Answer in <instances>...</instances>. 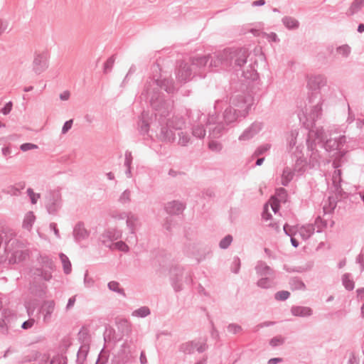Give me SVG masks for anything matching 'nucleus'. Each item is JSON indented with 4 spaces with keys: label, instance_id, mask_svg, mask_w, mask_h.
<instances>
[{
    "label": "nucleus",
    "instance_id": "34",
    "mask_svg": "<svg viewBox=\"0 0 364 364\" xmlns=\"http://www.w3.org/2000/svg\"><path fill=\"white\" fill-rule=\"evenodd\" d=\"M288 194L284 188H279L276 189L274 200L278 203H285L287 201Z\"/></svg>",
    "mask_w": 364,
    "mask_h": 364
},
{
    "label": "nucleus",
    "instance_id": "8",
    "mask_svg": "<svg viewBox=\"0 0 364 364\" xmlns=\"http://www.w3.org/2000/svg\"><path fill=\"white\" fill-rule=\"evenodd\" d=\"M179 351L185 354H193L196 350L198 353H202L208 349L205 342L200 343L196 341H190L183 343L179 346Z\"/></svg>",
    "mask_w": 364,
    "mask_h": 364
},
{
    "label": "nucleus",
    "instance_id": "25",
    "mask_svg": "<svg viewBox=\"0 0 364 364\" xmlns=\"http://www.w3.org/2000/svg\"><path fill=\"white\" fill-rule=\"evenodd\" d=\"M306 164L307 162L306 159L302 156L297 157L292 173H296L299 176L302 175L306 171Z\"/></svg>",
    "mask_w": 364,
    "mask_h": 364
},
{
    "label": "nucleus",
    "instance_id": "57",
    "mask_svg": "<svg viewBox=\"0 0 364 364\" xmlns=\"http://www.w3.org/2000/svg\"><path fill=\"white\" fill-rule=\"evenodd\" d=\"M290 296V292L288 291H279L274 294V299L277 301H285Z\"/></svg>",
    "mask_w": 364,
    "mask_h": 364
},
{
    "label": "nucleus",
    "instance_id": "50",
    "mask_svg": "<svg viewBox=\"0 0 364 364\" xmlns=\"http://www.w3.org/2000/svg\"><path fill=\"white\" fill-rule=\"evenodd\" d=\"M34 220H35V215H33V212H29L23 220V228H24L26 229L31 228V227L34 223Z\"/></svg>",
    "mask_w": 364,
    "mask_h": 364
},
{
    "label": "nucleus",
    "instance_id": "39",
    "mask_svg": "<svg viewBox=\"0 0 364 364\" xmlns=\"http://www.w3.org/2000/svg\"><path fill=\"white\" fill-rule=\"evenodd\" d=\"M342 283L345 289L348 291H352L355 287V283L353 280L350 279V273H345L342 276Z\"/></svg>",
    "mask_w": 364,
    "mask_h": 364
},
{
    "label": "nucleus",
    "instance_id": "2",
    "mask_svg": "<svg viewBox=\"0 0 364 364\" xmlns=\"http://www.w3.org/2000/svg\"><path fill=\"white\" fill-rule=\"evenodd\" d=\"M230 104L240 108L236 109L232 106L227 107L223 113V120L226 125L235 122L240 117L245 118L248 112L250 107L247 105L245 97L242 94L233 95L230 99Z\"/></svg>",
    "mask_w": 364,
    "mask_h": 364
},
{
    "label": "nucleus",
    "instance_id": "15",
    "mask_svg": "<svg viewBox=\"0 0 364 364\" xmlns=\"http://www.w3.org/2000/svg\"><path fill=\"white\" fill-rule=\"evenodd\" d=\"M309 129V137H314V140L316 143V145H321L323 142H324L326 139V135L324 132L323 127H317L316 124H311V127H307Z\"/></svg>",
    "mask_w": 364,
    "mask_h": 364
},
{
    "label": "nucleus",
    "instance_id": "9",
    "mask_svg": "<svg viewBox=\"0 0 364 364\" xmlns=\"http://www.w3.org/2000/svg\"><path fill=\"white\" fill-rule=\"evenodd\" d=\"M122 233L116 229H107L100 236V242L105 247L113 250L114 241L119 239Z\"/></svg>",
    "mask_w": 364,
    "mask_h": 364
},
{
    "label": "nucleus",
    "instance_id": "24",
    "mask_svg": "<svg viewBox=\"0 0 364 364\" xmlns=\"http://www.w3.org/2000/svg\"><path fill=\"white\" fill-rule=\"evenodd\" d=\"M225 125V123L224 124L223 122H220L215 125L210 127L208 128L210 135L213 138H219L226 129Z\"/></svg>",
    "mask_w": 364,
    "mask_h": 364
},
{
    "label": "nucleus",
    "instance_id": "1",
    "mask_svg": "<svg viewBox=\"0 0 364 364\" xmlns=\"http://www.w3.org/2000/svg\"><path fill=\"white\" fill-rule=\"evenodd\" d=\"M248 56L249 52L247 48H228L225 49L223 53H219L215 60H213V58L211 55L193 57L191 66L195 69L205 67L208 63L210 64V66L215 67L221 64L235 72L238 77L240 76L246 80L255 81L259 78V74L252 63L248 65L247 70L242 69L247 62Z\"/></svg>",
    "mask_w": 364,
    "mask_h": 364
},
{
    "label": "nucleus",
    "instance_id": "40",
    "mask_svg": "<svg viewBox=\"0 0 364 364\" xmlns=\"http://www.w3.org/2000/svg\"><path fill=\"white\" fill-rule=\"evenodd\" d=\"M104 341L105 343L116 340L115 330L109 325L105 326V331L103 333Z\"/></svg>",
    "mask_w": 364,
    "mask_h": 364
},
{
    "label": "nucleus",
    "instance_id": "30",
    "mask_svg": "<svg viewBox=\"0 0 364 364\" xmlns=\"http://www.w3.org/2000/svg\"><path fill=\"white\" fill-rule=\"evenodd\" d=\"M363 6L364 0H354L346 12V15L349 16H353L360 11Z\"/></svg>",
    "mask_w": 364,
    "mask_h": 364
},
{
    "label": "nucleus",
    "instance_id": "31",
    "mask_svg": "<svg viewBox=\"0 0 364 364\" xmlns=\"http://www.w3.org/2000/svg\"><path fill=\"white\" fill-rule=\"evenodd\" d=\"M52 271L53 270H49L48 269L38 267L34 269L33 274L40 277L44 281L49 282L53 277Z\"/></svg>",
    "mask_w": 364,
    "mask_h": 364
},
{
    "label": "nucleus",
    "instance_id": "47",
    "mask_svg": "<svg viewBox=\"0 0 364 364\" xmlns=\"http://www.w3.org/2000/svg\"><path fill=\"white\" fill-rule=\"evenodd\" d=\"M117 325L119 331L123 334H128L131 331L130 325L127 319H121Z\"/></svg>",
    "mask_w": 364,
    "mask_h": 364
},
{
    "label": "nucleus",
    "instance_id": "63",
    "mask_svg": "<svg viewBox=\"0 0 364 364\" xmlns=\"http://www.w3.org/2000/svg\"><path fill=\"white\" fill-rule=\"evenodd\" d=\"M328 200H329L328 208H326V206L323 207V212L325 213H326L328 212H329V213L333 212L337 205L336 200L333 197H328Z\"/></svg>",
    "mask_w": 364,
    "mask_h": 364
},
{
    "label": "nucleus",
    "instance_id": "56",
    "mask_svg": "<svg viewBox=\"0 0 364 364\" xmlns=\"http://www.w3.org/2000/svg\"><path fill=\"white\" fill-rule=\"evenodd\" d=\"M114 249H117L124 252H127L129 250V246L122 240L116 242L113 244V250Z\"/></svg>",
    "mask_w": 364,
    "mask_h": 364
},
{
    "label": "nucleus",
    "instance_id": "51",
    "mask_svg": "<svg viewBox=\"0 0 364 364\" xmlns=\"http://www.w3.org/2000/svg\"><path fill=\"white\" fill-rule=\"evenodd\" d=\"M233 237L231 235H227L223 237L219 243L220 248L223 250L227 249L232 243Z\"/></svg>",
    "mask_w": 364,
    "mask_h": 364
},
{
    "label": "nucleus",
    "instance_id": "17",
    "mask_svg": "<svg viewBox=\"0 0 364 364\" xmlns=\"http://www.w3.org/2000/svg\"><path fill=\"white\" fill-rule=\"evenodd\" d=\"M55 303L54 300L44 301L41 307L40 311L44 313L43 321L48 323L51 319L52 314L55 309Z\"/></svg>",
    "mask_w": 364,
    "mask_h": 364
},
{
    "label": "nucleus",
    "instance_id": "36",
    "mask_svg": "<svg viewBox=\"0 0 364 364\" xmlns=\"http://www.w3.org/2000/svg\"><path fill=\"white\" fill-rule=\"evenodd\" d=\"M149 123L144 120L143 118H140L137 122V130L139 134L145 136L148 134L149 131Z\"/></svg>",
    "mask_w": 364,
    "mask_h": 364
},
{
    "label": "nucleus",
    "instance_id": "44",
    "mask_svg": "<svg viewBox=\"0 0 364 364\" xmlns=\"http://www.w3.org/2000/svg\"><path fill=\"white\" fill-rule=\"evenodd\" d=\"M107 287L109 290L117 292L124 297L126 296V294L124 292V289L119 287V283L116 281H111L108 283Z\"/></svg>",
    "mask_w": 364,
    "mask_h": 364
},
{
    "label": "nucleus",
    "instance_id": "58",
    "mask_svg": "<svg viewBox=\"0 0 364 364\" xmlns=\"http://www.w3.org/2000/svg\"><path fill=\"white\" fill-rule=\"evenodd\" d=\"M26 192L30 198L31 203L32 204H36L38 200L41 198V194L34 193L33 190L31 188H28Z\"/></svg>",
    "mask_w": 364,
    "mask_h": 364
},
{
    "label": "nucleus",
    "instance_id": "21",
    "mask_svg": "<svg viewBox=\"0 0 364 364\" xmlns=\"http://www.w3.org/2000/svg\"><path fill=\"white\" fill-rule=\"evenodd\" d=\"M291 313L294 316L309 317L313 314V310L308 306H293L291 308Z\"/></svg>",
    "mask_w": 364,
    "mask_h": 364
},
{
    "label": "nucleus",
    "instance_id": "35",
    "mask_svg": "<svg viewBox=\"0 0 364 364\" xmlns=\"http://www.w3.org/2000/svg\"><path fill=\"white\" fill-rule=\"evenodd\" d=\"M322 113L321 106L318 104L314 106L309 113V119L311 120V124H315L316 121L320 118Z\"/></svg>",
    "mask_w": 364,
    "mask_h": 364
},
{
    "label": "nucleus",
    "instance_id": "18",
    "mask_svg": "<svg viewBox=\"0 0 364 364\" xmlns=\"http://www.w3.org/2000/svg\"><path fill=\"white\" fill-rule=\"evenodd\" d=\"M255 271L259 277L275 276V271L263 261L257 262L255 266Z\"/></svg>",
    "mask_w": 364,
    "mask_h": 364
},
{
    "label": "nucleus",
    "instance_id": "23",
    "mask_svg": "<svg viewBox=\"0 0 364 364\" xmlns=\"http://www.w3.org/2000/svg\"><path fill=\"white\" fill-rule=\"evenodd\" d=\"M276 276L270 277H260L256 284L258 287L262 289H270L275 285L274 279Z\"/></svg>",
    "mask_w": 364,
    "mask_h": 364
},
{
    "label": "nucleus",
    "instance_id": "33",
    "mask_svg": "<svg viewBox=\"0 0 364 364\" xmlns=\"http://www.w3.org/2000/svg\"><path fill=\"white\" fill-rule=\"evenodd\" d=\"M320 146L325 149L328 152L339 150L338 144L336 141V139H326V141L320 145Z\"/></svg>",
    "mask_w": 364,
    "mask_h": 364
},
{
    "label": "nucleus",
    "instance_id": "4",
    "mask_svg": "<svg viewBox=\"0 0 364 364\" xmlns=\"http://www.w3.org/2000/svg\"><path fill=\"white\" fill-rule=\"evenodd\" d=\"M159 90H164L168 94H174L177 92L173 78H162L161 76L157 79L149 77L144 84V89L141 92V96H145L146 97L151 92H160Z\"/></svg>",
    "mask_w": 364,
    "mask_h": 364
},
{
    "label": "nucleus",
    "instance_id": "49",
    "mask_svg": "<svg viewBox=\"0 0 364 364\" xmlns=\"http://www.w3.org/2000/svg\"><path fill=\"white\" fill-rule=\"evenodd\" d=\"M151 314V311L148 306H141L133 312V316L141 318H145Z\"/></svg>",
    "mask_w": 364,
    "mask_h": 364
},
{
    "label": "nucleus",
    "instance_id": "62",
    "mask_svg": "<svg viewBox=\"0 0 364 364\" xmlns=\"http://www.w3.org/2000/svg\"><path fill=\"white\" fill-rule=\"evenodd\" d=\"M271 147V145L269 144H265L263 145L259 146L257 148L255 151L254 152L253 156H260L263 154H264L266 151H267Z\"/></svg>",
    "mask_w": 364,
    "mask_h": 364
},
{
    "label": "nucleus",
    "instance_id": "43",
    "mask_svg": "<svg viewBox=\"0 0 364 364\" xmlns=\"http://www.w3.org/2000/svg\"><path fill=\"white\" fill-rule=\"evenodd\" d=\"M187 115L190 120L194 122H201V117H203L204 119H205L206 117L205 115H203V114H201L199 110H196L194 112L189 110L187 112Z\"/></svg>",
    "mask_w": 364,
    "mask_h": 364
},
{
    "label": "nucleus",
    "instance_id": "45",
    "mask_svg": "<svg viewBox=\"0 0 364 364\" xmlns=\"http://www.w3.org/2000/svg\"><path fill=\"white\" fill-rule=\"evenodd\" d=\"M283 230L286 235L289 237H294L299 230V225L290 226L287 223H285L283 226Z\"/></svg>",
    "mask_w": 364,
    "mask_h": 364
},
{
    "label": "nucleus",
    "instance_id": "52",
    "mask_svg": "<svg viewBox=\"0 0 364 364\" xmlns=\"http://www.w3.org/2000/svg\"><path fill=\"white\" fill-rule=\"evenodd\" d=\"M108 358L109 353L108 351L105 350V348H103L98 355L95 364H105L107 362Z\"/></svg>",
    "mask_w": 364,
    "mask_h": 364
},
{
    "label": "nucleus",
    "instance_id": "19",
    "mask_svg": "<svg viewBox=\"0 0 364 364\" xmlns=\"http://www.w3.org/2000/svg\"><path fill=\"white\" fill-rule=\"evenodd\" d=\"M306 144L308 149L311 151L310 156V164H311L312 167L319 166L321 156L318 150L316 149V143L315 141H310V139H308L306 140Z\"/></svg>",
    "mask_w": 364,
    "mask_h": 364
},
{
    "label": "nucleus",
    "instance_id": "37",
    "mask_svg": "<svg viewBox=\"0 0 364 364\" xmlns=\"http://www.w3.org/2000/svg\"><path fill=\"white\" fill-rule=\"evenodd\" d=\"M124 215L127 216L126 223L127 227L130 230V232L134 234L135 230V222L138 220V218L131 213H124Z\"/></svg>",
    "mask_w": 364,
    "mask_h": 364
},
{
    "label": "nucleus",
    "instance_id": "27",
    "mask_svg": "<svg viewBox=\"0 0 364 364\" xmlns=\"http://www.w3.org/2000/svg\"><path fill=\"white\" fill-rule=\"evenodd\" d=\"M314 227L312 225L299 226L298 232L304 240H306L314 234Z\"/></svg>",
    "mask_w": 364,
    "mask_h": 364
},
{
    "label": "nucleus",
    "instance_id": "20",
    "mask_svg": "<svg viewBox=\"0 0 364 364\" xmlns=\"http://www.w3.org/2000/svg\"><path fill=\"white\" fill-rule=\"evenodd\" d=\"M184 209L185 205L178 200L168 202L165 205L166 213L170 215H179Z\"/></svg>",
    "mask_w": 364,
    "mask_h": 364
},
{
    "label": "nucleus",
    "instance_id": "5",
    "mask_svg": "<svg viewBox=\"0 0 364 364\" xmlns=\"http://www.w3.org/2000/svg\"><path fill=\"white\" fill-rule=\"evenodd\" d=\"M176 124L174 125V120H168L165 125L161 127L160 132L158 134V138L160 141L164 142H173L176 139L175 131L181 129L184 122L182 118L176 119Z\"/></svg>",
    "mask_w": 364,
    "mask_h": 364
},
{
    "label": "nucleus",
    "instance_id": "32",
    "mask_svg": "<svg viewBox=\"0 0 364 364\" xmlns=\"http://www.w3.org/2000/svg\"><path fill=\"white\" fill-rule=\"evenodd\" d=\"M289 284L292 291L295 290H305L306 285L304 282L298 277H291L289 280Z\"/></svg>",
    "mask_w": 364,
    "mask_h": 364
},
{
    "label": "nucleus",
    "instance_id": "54",
    "mask_svg": "<svg viewBox=\"0 0 364 364\" xmlns=\"http://www.w3.org/2000/svg\"><path fill=\"white\" fill-rule=\"evenodd\" d=\"M178 136L179 137L178 144L183 146H187L191 139L189 135L181 131L178 132Z\"/></svg>",
    "mask_w": 364,
    "mask_h": 364
},
{
    "label": "nucleus",
    "instance_id": "14",
    "mask_svg": "<svg viewBox=\"0 0 364 364\" xmlns=\"http://www.w3.org/2000/svg\"><path fill=\"white\" fill-rule=\"evenodd\" d=\"M73 235L75 241L77 243L86 240L90 236V231H88L83 222L80 221L76 223L73 228Z\"/></svg>",
    "mask_w": 364,
    "mask_h": 364
},
{
    "label": "nucleus",
    "instance_id": "42",
    "mask_svg": "<svg viewBox=\"0 0 364 364\" xmlns=\"http://www.w3.org/2000/svg\"><path fill=\"white\" fill-rule=\"evenodd\" d=\"M192 129L193 135L198 139H202L205 135V129L202 124L193 125Z\"/></svg>",
    "mask_w": 364,
    "mask_h": 364
},
{
    "label": "nucleus",
    "instance_id": "46",
    "mask_svg": "<svg viewBox=\"0 0 364 364\" xmlns=\"http://www.w3.org/2000/svg\"><path fill=\"white\" fill-rule=\"evenodd\" d=\"M294 174V173L287 168L284 169L282 173V185L284 186H287L290 181L293 179Z\"/></svg>",
    "mask_w": 364,
    "mask_h": 364
},
{
    "label": "nucleus",
    "instance_id": "60",
    "mask_svg": "<svg viewBox=\"0 0 364 364\" xmlns=\"http://www.w3.org/2000/svg\"><path fill=\"white\" fill-rule=\"evenodd\" d=\"M228 332L232 334H237L242 331V328L241 326L237 323H230L228 327Z\"/></svg>",
    "mask_w": 364,
    "mask_h": 364
},
{
    "label": "nucleus",
    "instance_id": "61",
    "mask_svg": "<svg viewBox=\"0 0 364 364\" xmlns=\"http://www.w3.org/2000/svg\"><path fill=\"white\" fill-rule=\"evenodd\" d=\"M240 265L241 262L240 258L237 256L234 257L231 267L232 272L235 274H237L240 272Z\"/></svg>",
    "mask_w": 364,
    "mask_h": 364
},
{
    "label": "nucleus",
    "instance_id": "55",
    "mask_svg": "<svg viewBox=\"0 0 364 364\" xmlns=\"http://www.w3.org/2000/svg\"><path fill=\"white\" fill-rule=\"evenodd\" d=\"M67 357L62 354H58L53 357L50 361V364H66Z\"/></svg>",
    "mask_w": 364,
    "mask_h": 364
},
{
    "label": "nucleus",
    "instance_id": "29",
    "mask_svg": "<svg viewBox=\"0 0 364 364\" xmlns=\"http://www.w3.org/2000/svg\"><path fill=\"white\" fill-rule=\"evenodd\" d=\"M282 22L284 26L289 30L297 29L299 27V21L291 16L283 17Z\"/></svg>",
    "mask_w": 364,
    "mask_h": 364
},
{
    "label": "nucleus",
    "instance_id": "13",
    "mask_svg": "<svg viewBox=\"0 0 364 364\" xmlns=\"http://www.w3.org/2000/svg\"><path fill=\"white\" fill-rule=\"evenodd\" d=\"M131 357L130 346L127 342H124L115 356L116 364H126L130 360Z\"/></svg>",
    "mask_w": 364,
    "mask_h": 364
},
{
    "label": "nucleus",
    "instance_id": "26",
    "mask_svg": "<svg viewBox=\"0 0 364 364\" xmlns=\"http://www.w3.org/2000/svg\"><path fill=\"white\" fill-rule=\"evenodd\" d=\"M43 269H48L49 270L54 269V264L53 259L46 255H40L37 259Z\"/></svg>",
    "mask_w": 364,
    "mask_h": 364
},
{
    "label": "nucleus",
    "instance_id": "12",
    "mask_svg": "<svg viewBox=\"0 0 364 364\" xmlns=\"http://www.w3.org/2000/svg\"><path fill=\"white\" fill-rule=\"evenodd\" d=\"M263 124L262 122H254L249 127H247L242 134L239 136V140L247 141L253 138L258 134L262 129Z\"/></svg>",
    "mask_w": 364,
    "mask_h": 364
},
{
    "label": "nucleus",
    "instance_id": "22",
    "mask_svg": "<svg viewBox=\"0 0 364 364\" xmlns=\"http://www.w3.org/2000/svg\"><path fill=\"white\" fill-rule=\"evenodd\" d=\"M193 69L194 68L192 67L191 65H189L187 63H185L183 65H181L178 72L179 78L185 82L190 80L193 74Z\"/></svg>",
    "mask_w": 364,
    "mask_h": 364
},
{
    "label": "nucleus",
    "instance_id": "53",
    "mask_svg": "<svg viewBox=\"0 0 364 364\" xmlns=\"http://www.w3.org/2000/svg\"><path fill=\"white\" fill-rule=\"evenodd\" d=\"M118 201L122 204L129 203L131 201V191L129 189H126L120 195Z\"/></svg>",
    "mask_w": 364,
    "mask_h": 364
},
{
    "label": "nucleus",
    "instance_id": "6",
    "mask_svg": "<svg viewBox=\"0 0 364 364\" xmlns=\"http://www.w3.org/2000/svg\"><path fill=\"white\" fill-rule=\"evenodd\" d=\"M45 208L50 215H56L63 207L62 195L60 190H50L45 196Z\"/></svg>",
    "mask_w": 364,
    "mask_h": 364
},
{
    "label": "nucleus",
    "instance_id": "59",
    "mask_svg": "<svg viewBox=\"0 0 364 364\" xmlns=\"http://www.w3.org/2000/svg\"><path fill=\"white\" fill-rule=\"evenodd\" d=\"M337 53L343 57H348L350 53V47L348 45H343L336 48Z\"/></svg>",
    "mask_w": 364,
    "mask_h": 364
},
{
    "label": "nucleus",
    "instance_id": "11",
    "mask_svg": "<svg viewBox=\"0 0 364 364\" xmlns=\"http://www.w3.org/2000/svg\"><path fill=\"white\" fill-rule=\"evenodd\" d=\"M15 318V314L10 309H2L0 314V332L6 334L8 332L9 325Z\"/></svg>",
    "mask_w": 364,
    "mask_h": 364
},
{
    "label": "nucleus",
    "instance_id": "41",
    "mask_svg": "<svg viewBox=\"0 0 364 364\" xmlns=\"http://www.w3.org/2000/svg\"><path fill=\"white\" fill-rule=\"evenodd\" d=\"M78 341L82 345L89 342V331L85 326H82L77 334Z\"/></svg>",
    "mask_w": 364,
    "mask_h": 364
},
{
    "label": "nucleus",
    "instance_id": "3",
    "mask_svg": "<svg viewBox=\"0 0 364 364\" xmlns=\"http://www.w3.org/2000/svg\"><path fill=\"white\" fill-rule=\"evenodd\" d=\"M141 99L148 100L153 110L156 112L155 115L166 118L171 113L173 108V102L165 99V95L161 92H151L146 97L141 96Z\"/></svg>",
    "mask_w": 364,
    "mask_h": 364
},
{
    "label": "nucleus",
    "instance_id": "48",
    "mask_svg": "<svg viewBox=\"0 0 364 364\" xmlns=\"http://www.w3.org/2000/svg\"><path fill=\"white\" fill-rule=\"evenodd\" d=\"M115 61V55L110 56L104 63L103 73L107 74L112 70Z\"/></svg>",
    "mask_w": 364,
    "mask_h": 364
},
{
    "label": "nucleus",
    "instance_id": "16",
    "mask_svg": "<svg viewBox=\"0 0 364 364\" xmlns=\"http://www.w3.org/2000/svg\"><path fill=\"white\" fill-rule=\"evenodd\" d=\"M326 85V79L323 75H318L311 77L307 83V86L310 90L314 91L315 93L312 95H317L319 93V90Z\"/></svg>",
    "mask_w": 364,
    "mask_h": 364
},
{
    "label": "nucleus",
    "instance_id": "28",
    "mask_svg": "<svg viewBox=\"0 0 364 364\" xmlns=\"http://www.w3.org/2000/svg\"><path fill=\"white\" fill-rule=\"evenodd\" d=\"M89 348V343H84L81 345L77 353L76 362L77 364H83L84 361L86 360Z\"/></svg>",
    "mask_w": 364,
    "mask_h": 364
},
{
    "label": "nucleus",
    "instance_id": "64",
    "mask_svg": "<svg viewBox=\"0 0 364 364\" xmlns=\"http://www.w3.org/2000/svg\"><path fill=\"white\" fill-rule=\"evenodd\" d=\"M208 148L213 151L219 152L222 150L223 146L217 141H211L208 144Z\"/></svg>",
    "mask_w": 364,
    "mask_h": 364
},
{
    "label": "nucleus",
    "instance_id": "10",
    "mask_svg": "<svg viewBox=\"0 0 364 364\" xmlns=\"http://www.w3.org/2000/svg\"><path fill=\"white\" fill-rule=\"evenodd\" d=\"M184 274V269L182 267L176 266L171 269V286L176 292L183 289L182 283Z\"/></svg>",
    "mask_w": 364,
    "mask_h": 364
},
{
    "label": "nucleus",
    "instance_id": "38",
    "mask_svg": "<svg viewBox=\"0 0 364 364\" xmlns=\"http://www.w3.org/2000/svg\"><path fill=\"white\" fill-rule=\"evenodd\" d=\"M59 257L63 263L64 273L69 274L72 271V265L69 258L63 253H60Z\"/></svg>",
    "mask_w": 364,
    "mask_h": 364
},
{
    "label": "nucleus",
    "instance_id": "7",
    "mask_svg": "<svg viewBox=\"0 0 364 364\" xmlns=\"http://www.w3.org/2000/svg\"><path fill=\"white\" fill-rule=\"evenodd\" d=\"M49 54L47 51L35 53L33 61V70L36 75H40L46 71L48 66Z\"/></svg>",
    "mask_w": 364,
    "mask_h": 364
}]
</instances>
